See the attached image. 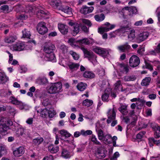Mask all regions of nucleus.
<instances>
[{
    "label": "nucleus",
    "instance_id": "f257e3e1",
    "mask_svg": "<svg viewBox=\"0 0 160 160\" xmlns=\"http://www.w3.org/2000/svg\"><path fill=\"white\" fill-rule=\"evenodd\" d=\"M55 49V47L50 41L45 43L44 50L45 54L41 53L39 59V62L41 64H43L44 62L51 61L55 62L56 61L55 56L53 51Z\"/></svg>",
    "mask_w": 160,
    "mask_h": 160
},
{
    "label": "nucleus",
    "instance_id": "f03ea898",
    "mask_svg": "<svg viewBox=\"0 0 160 160\" xmlns=\"http://www.w3.org/2000/svg\"><path fill=\"white\" fill-rule=\"evenodd\" d=\"M96 131L98 135V138L99 140L104 143H111V139H112L113 146L114 147L117 146L116 144V141L118 138L116 136H114L112 138L111 136L109 134H104L101 129L98 130L96 129Z\"/></svg>",
    "mask_w": 160,
    "mask_h": 160
},
{
    "label": "nucleus",
    "instance_id": "7ed1b4c3",
    "mask_svg": "<svg viewBox=\"0 0 160 160\" xmlns=\"http://www.w3.org/2000/svg\"><path fill=\"white\" fill-rule=\"evenodd\" d=\"M59 64L63 67L69 68L72 72L77 71L79 68L80 64L70 61L66 58H62L59 62Z\"/></svg>",
    "mask_w": 160,
    "mask_h": 160
},
{
    "label": "nucleus",
    "instance_id": "20e7f679",
    "mask_svg": "<svg viewBox=\"0 0 160 160\" xmlns=\"http://www.w3.org/2000/svg\"><path fill=\"white\" fill-rule=\"evenodd\" d=\"M47 91L50 94H55L61 92L62 91V85L61 82L55 83L47 88Z\"/></svg>",
    "mask_w": 160,
    "mask_h": 160
},
{
    "label": "nucleus",
    "instance_id": "39448f33",
    "mask_svg": "<svg viewBox=\"0 0 160 160\" xmlns=\"http://www.w3.org/2000/svg\"><path fill=\"white\" fill-rule=\"evenodd\" d=\"M92 50L95 52L101 55L104 58L108 56L109 53L112 52L111 50L109 49L103 48L98 47H95L93 48Z\"/></svg>",
    "mask_w": 160,
    "mask_h": 160
},
{
    "label": "nucleus",
    "instance_id": "423d86ee",
    "mask_svg": "<svg viewBox=\"0 0 160 160\" xmlns=\"http://www.w3.org/2000/svg\"><path fill=\"white\" fill-rule=\"evenodd\" d=\"M83 51L85 57L88 58L94 65L97 64L98 62L96 59L97 57L93 52L88 51L87 49L82 48H81Z\"/></svg>",
    "mask_w": 160,
    "mask_h": 160
},
{
    "label": "nucleus",
    "instance_id": "0eeeda50",
    "mask_svg": "<svg viewBox=\"0 0 160 160\" xmlns=\"http://www.w3.org/2000/svg\"><path fill=\"white\" fill-rule=\"evenodd\" d=\"M120 31L124 32H130L128 36V38L129 40L133 42H136V38H135V31L134 30L128 27H125L121 28Z\"/></svg>",
    "mask_w": 160,
    "mask_h": 160
},
{
    "label": "nucleus",
    "instance_id": "6e6552de",
    "mask_svg": "<svg viewBox=\"0 0 160 160\" xmlns=\"http://www.w3.org/2000/svg\"><path fill=\"white\" fill-rule=\"evenodd\" d=\"M37 30L40 34L44 35L48 31V29L46 26V24L44 22H41L37 26Z\"/></svg>",
    "mask_w": 160,
    "mask_h": 160
},
{
    "label": "nucleus",
    "instance_id": "1a4fd4ad",
    "mask_svg": "<svg viewBox=\"0 0 160 160\" xmlns=\"http://www.w3.org/2000/svg\"><path fill=\"white\" fill-rule=\"evenodd\" d=\"M107 152L104 148L101 147L97 149L94 153V155L98 159H102L106 157Z\"/></svg>",
    "mask_w": 160,
    "mask_h": 160
},
{
    "label": "nucleus",
    "instance_id": "9d476101",
    "mask_svg": "<svg viewBox=\"0 0 160 160\" xmlns=\"http://www.w3.org/2000/svg\"><path fill=\"white\" fill-rule=\"evenodd\" d=\"M0 131L2 132H6L8 129L9 127L12 125V122L10 120H8L4 122L1 120L0 121Z\"/></svg>",
    "mask_w": 160,
    "mask_h": 160
},
{
    "label": "nucleus",
    "instance_id": "9b49d317",
    "mask_svg": "<svg viewBox=\"0 0 160 160\" xmlns=\"http://www.w3.org/2000/svg\"><path fill=\"white\" fill-rule=\"evenodd\" d=\"M24 42H18L10 47V49L13 51H21L25 48Z\"/></svg>",
    "mask_w": 160,
    "mask_h": 160
},
{
    "label": "nucleus",
    "instance_id": "f8f14e48",
    "mask_svg": "<svg viewBox=\"0 0 160 160\" xmlns=\"http://www.w3.org/2000/svg\"><path fill=\"white\" fill-rule=\"evenodd\" d=\"M149 35V33L147 32H144L138 34L136 37V42L138 43L147 39Z\"/></svg>",
    "mask_w": 160,
    "mask_h": 160
},
{
    "label": "nucleus",
    "instance_id": "ddd939ff",
    "mask_svg": "<svg viewBox=\"0 0 160 160\" xmlns=\"http://www.w3.org/2000/svg\"><path fill=\"white\" fill-rule=\"evenodd\" d=\"M140 62L139 58L137 56L132 55L130 58L129 64L132 67H135L138 65Z\"/></svg>",
    "mask_w": 160,
    "mask_h": 160
},
{
    "label": "nucleus",
    "instance_id": "4468645a",
    "mask_svg": "<svg viewBox=\"0 0 160 160\" xmlns=\"http://www.w3.org/2000/svg\"><path fill=\"white\" fill-rule=\"evenodd\" d=\"M117 68L118 72H120V74L123 73H127L129 71V67L128 65L120 63L118 64Z\"/></svg>",
    "mask_w": 160,
    "mask_h": 160
},
{
    "label": "nucleus",
    "instance_id": "2eb2a0df",
    "mask_svg": "<svg viewBox=\"0 0 160 160\" xmlns=\"http://www.w3.org/2000/svg\"><path fill=\"white\" fill-rule=\"evenodd\" d=\"M107 115L108 117L107 122L109 123L112 121L115 120L116 118V112L114 108L109 109L107 112Z\"/></svg>",
    "mask_w": 160,
    "mask_h": 160
},
{
    "label": "nucleus",
    "instance_id": "dca6fc26",
    "mask_svg": "<svg viewBox=\"0 0 160 160\" xmlns=\"http://www.w3.org/2000/svg\"><path fill=\"white\" fill-rule=\"evenodd\" d=\"M25 148L23 146H20L13 150V155L17 157L22 156L25 152Z\"/></svg>",
    "mask_w": 160,
    "mask_h": 160
},
{
    "label": "nucleus",
    "instance_id": "f3484780",
    "mask_svg": "<svg viewBox=\"0 0 160 160\" xmlns=\"http://www.w3.org/2000/svg\"><path fill=\"white\" fill-rule=\"evenodd\" d=\"M68 43L74 48H79L81 47L80 40H76L75 39L71 38L68 40Z\"/></svg>",
    "mask_w": 160,
    "mask_h": 160
},
{
    "label": "nucleus",
    "instance_id": "a211bd4d",
    "mask_svg": "<svg viewBox=\"0 0 160 160\" xmlns=\"http://www.w3.org/2000/svg\"><path fill=\"white\" fill-rule=\"evenodd\" d=\"M48 149L49 152L52 153H55L59 150V147L53 144H50L48 147Z\"/></svg>",
    "mask_w": 160,
    "mask_h": 160
},
{
    "label": "nucleus",
    "instance_id": "6ab92c4d",
    "mask_svg": "<svg viewBox=\"0 0 160 160\" xmlns=\"http://www.w3.org/2000/svg\"><path fill=\"white\" fill-rule=\"evenodd\" d=\"M58 28L63 34H66L68 32V27L64 24L59 23L58 24Z\"/></svg>",
    "mask_w": 160,
    "mask_h": 160
},
{
    "label": "nucleus",
    "instance_id": "aec40b11",
    "mask_svg": "<svg viewBox=\"0 0 160 160\" xmlns=\"http://www.w3.org/2000/svg\"><path fill=\"white\" fill-rule=\"evenodd\" d=\"M94 8L92 7H88L86 6H83L80 9V12L82 13L86 14L91 12L93 10Z\"/></svg>",
    "mask_w": 160,
    "mask_h": 160
},
{
    "label": "nucleus",
    "instance_id": "412c9836",
    "mask_svg": "<svg viewBox=\"0 0 160 160\" xmlns=\"http://www.w3.org/2000/svg\"><path fill=\"white\" fill-rule=\"evenodd\" d=\"M131 48V46L128 42L126 43L123 45L118 46L117 48L120 51L124 52L125 51H128Z\"/></svg>",
    "mask_w": 160,
    "mask_h": 160
},
{
    "label": "nucleus",
    "instance_id": "4be33fe9",
    "mask_svg": "<svg viewBox=\"0 0 160 160\" xmlns=\"http://www.w3.org/2000/svg\"><path fill=\"white\" fill-rule=\"evenodd\" d=\"M17 39V37L16 36H9L5 38L4 41L7 43H12L14 42Z\"/></svg>",
    "mask_w": 160,
    "mask_h": 160
},
{
    "label": "nucleus",
    "instance_id": "5701e85b",
    "mask_svg": "<svg viewBox=\"0 0 160 160\" xmlns=\"http://www.w3.org/2000/svg\"><path fill=\"white\" fill-rule=\"evenodd\" d=\"M81 46L82 44L89 45L93 44L94 41L92 38H84L80 40Z\"/></svg>",
    "mask_w": 160,
    "mask_h": 160
},
{
    "label": "nucleus",
    "instance_id": "b1692460",
    "mask_svg": "<svg viewBox=\"0 0 160 160\" xmlns=\"http://www.w3.org/2000/svg\"><path fill=\"white\" fill-rule=\"evenodd\" d=\"M153 130L155 131L154 134V137L158 138L160 136V127L157 124H155L152 126Z\"/></svg>",
    "mask_w": 160,
    "mask_h": 160
},
{
    "label": "nucleus",
    "instance_id": "393cba45",
    "mask_svg": "<svg viewBox=\"0 0 160 160\" xmlns=\"http://www.w3.org/2000/svg\"><path fill=\"white\" fill-rule=\"evenodd\" d=\"M48 3L52 7L58 8L61 4V2L59 0H49Z\"/></svg>",
    "mask_w": 160,
    "mask_h": 160
},
{
    "label": "nucleus",
    "instance_id": "a878e982",
    "mask_svg": "<svg viewBox=\"0 0 160 160\" xmlns=\"http://www.w3.org/2000/svg\"><path fill=\"white\" fill-rule=\"evenodd\" d=\"M8 78L4 72H0V84L5 83L8 80Z\"/></svg>",
    "mask_w": 160,
    "mask_h": 160
},
{
    "label": "nucleus",
    "instance_id": "bb28decb",
    "mask_svg": "<svg viewBox=\"0 0 160 160\" xmlns=\"http://www.w3.org/2000/svg\"><path fill=\"white\" fill-rule=\"evenodd\" d=\"M59 9L69 15H71L72 14V9L68 6H66L64 8L60 7Z\"/></svg>",
    "mask_w": 160,
    "mask_h": 160
},
{
    "label": "nucleus",
    "instance_id": "cd10ccee",
    "mask_svg": "<svg viewBox=\"0 0 160 160\" xmlns=\"http://www.w3.org/2000/svg\"><path fill=\"white\" fill-rule=\"evenodd\" d=\"M114 89L116 91H124L123 89L120 80H118L114 84Z\"/></svg>",
    "mask_w": 160,
    "mask_h": 160
},
{
    "label": "nucleus",
    "instance_id": "c85d7f7f",
    "mask_svg": "<svg viewBox=\"0 0 160 160\" xmlns=\"http://www.w3.org/2000/svg\"><path fill=\"white\" fill-rule=\"evenodd\" d=\"M65 142L66 143L67 145L71 149H74L76 145L74 143V138L72 137V139L71 140H67L65 141Z\"/></svg>",
    "mask_w": 160,
    "mask_h": 160
},
{
    "label": "nucleus",
    "instance_id": "c756f323",
    "mask_svg": "<svg viewBox=\"0 0 160 160\" xmlns=\"http://www.w3.org/2000/svg\"><path fill=\"white\" fill-rule=\"evenodd\" d=\"M80 25L78 23H76L74 25L72 29V34L74 36H76L79 31V28Z\"/></svg>",
    "mask_w": 160,
    "mask_h": 160
},
{
    "label": "nucleus",
    "instance_id": "7c9ffc66",
    "mask_svg": "<svg viewBox=\"0 0 160 160\" xmlns=\"http://www.w3.org/2000/svg\"><path fill=\"white\" fill-rule=\"evenodd\" d=\"M59 132L62 137H64L65 138H69L72 136L71 134L69 133L67 130L64 129L60 130Z\"/></svg>",
    "mask_w": 160,
    "mask_h": 160
},
{
    "label": "nucleus",
    "instance_id": "2f4dec72",
    "mask_svg": "<svg viewBox=\"0 0 160 160\" xmlns=\"http://www.w3.org/2000/svg\"><path fill=\"white\" fill-rule=\"evenodd\" d=\"M43 139L41 137H38L33 139L32 143L35 145L38 146L43 141Z\"/></svg>",
    "mask_w": 160,
    "mask_h": 160
},
{
    "label": "nucleus",
    "instance_id": "473e14b6",
    "mask_svg": "<svg viewBox=\"0 0 160 160\" xmlns=\"http://www.w3.org/2000/svg\"><path fill=\"white\" fill-rule=\"evenodd\" d=\"M22 38H30L31 36L30 32L27 29H25L22 31Z\"/></svg>",
    "mask_w": 160,
    "mask_h": 160
},
{
    "label": "nucleus",
    "instance_id": "72a5a7b5",
    "mask_svg": "<svg viewBox=\"0 0 160 160\" xmlns=\"http://www.w3.org/2000/svg\"><path fill=\"white\" fill-rule=\"evenodd\" d=\"M36 11V12H37V14L39 18H44L45 15L47 14V12H45L42 10H39L37 8Z\"/></svg>",
    "mask_w": 160,
    "mask_h": 160
},
{
    "label": "nucleus",
    "instance_id": "f704fd0d",
    "mask_svg": "<svg viewBox=\"0 0 160 160\" xmlns=\"http://www.w3.org/2000/svg\"><path fill=\"white\" fill-rule=\"evenodd\" d=\"M87 87V85L84 83L81 82L78 84L77 88L80 91H82L85 90Z\"/></svg>",
    "mask_w": 160,
    "mask_h": 160
},
{
    "label": "nucleus",
    "instance_id": "c9c22d12",
    "mask_svg": "<svg viewBox=\"0 0 160 160\" xmlns=\"http://www.w3.org/2000/svg\"><path fill=\"white\" fill-rule=\"evenodd\" d=\"M151 80V78L150 77H146L143 79L141 82V85L142 86H148Z\"/></svg>",
    "mask_w": 160,
    "mask_h": 160
},
{
    "label": "nucleus",
    "instance_id": "e433bc0d",
    "mask_svg": "<svg viewBox=\"0 0 160 160\" xmlns=\"http://www.w3.org/2000/svg\"><path fill=\"white\" fill-rule=\"evenodd\" d=\"M36 8L34 6L28 5L26 7V10L25 12H35L36 11Z\"/></svg>",
    "mask_w": 160,
    "mask_h": 160
},
{
    "label": "nucleus",
    "instance_id": "4c0bfd02",
    "mask_svg": "<svg viewBox=\"0 0 160 160\" xmlns=\"http://www.w3.org/2000/svg\"><path fill=\"white\" fill-rule=\"evenodd\" d=\"M9 100L12 104L16 105L20 103V101L18 100L14 97L13 96L10 97Z\"/></svg>",
    "mask_w": 160,
    "mask_h": 160
},
{
    "label": "nucleus",
    "instance_id": "58836bf2",
    "mask_svg": "<svg viewBox=\"0 0 160 160\" xmlns=\"http://www.w3.org/2000/svg\"><path fill=\"white\" fill-rule=\"evenodd\" d=\"M61 156L62 157L66 159L69 158L71 157L69 152L65 149H63Z\"/></svg>",
    "mask_w": 160,
    "mask_h": 160
},
{
    "label": "nucleus",
    "instance_id": "ea45409f",
    "mask_svg": "<svg viewBox=\"0 0 160 160\" xmlns=\"http://www.w3.org/2000/svg\"><path fill=\"white\" fill-rule=\"evenodd\" d=\"M109 95V92H107L105 90L104 93L102 96V101L104 102H108L109 101L108 98Z\"/></svg>",
    "mask_w": 160,
    "mask_h": 160
},
{
    "label": "nucleus",
    "instance_id": "a19ab883",
    "mask_svg": "<svg viewBox=\"0 0 160 160\" xmlns=\"http://www.w3.org/2000/svg\"><path fill=\"white\" fill-rule=\"evenodd\" d=\"M94 17L96 21L100 22L104 19L105 17L103 14L102 13L100 15H95Z\"/></svg>",
    "mask_w": 160,
    "mask_h": 160
},
{
    "label": "nucleus",
    "instance_id": "79ce46f5",
    "mask_svg": "<svg viewBox=\"0 0 160 160\" xmlns=\"http://www.w3.org/2000/svg\"><path fill=\"white\" fill-rule=\"evenodd\" d=\"M7 152V148L5 145L0 146V158L2 156L6 153Z\"/></svg>",
    "mask_w": 160,
    "mask_h": 160
},
{
    "label": "nucleus",
    "instance_id": "37998d69",
    "mask_svg": "<svg viewBox=\"0 0 160 160\" xmlns=\"http://www.w3.org/2000/svg\"><path fill=\"white\" fill-rule=\"evenodd\" d=\"M84 77L89 78H92L94 77V74L90 71H86L83 74Z\"/></svg>",
    "mask_w": 160,
    "mask_h": 160
},
{
    "label": "nucleus",
    "instance_id": "c03bdc74",
    "mask_svg": "<svg viewBox=\"0 0 160 160\" xmlns=\"http://www.w3.org/2000/svg\"><path fill=\"white\" fill-rule=\"evenodd\" d=\"M20 103L17 104V105L18 106V107L21 110H28L29 109L28 106L25 104L24 103L20 101Z\"/></svg>",
    "mask_w": 160,
    "mask_h": 160
},
{
    "label": "nucleus",
    "instance_id": "a18cd8bd",
    "mask_svg": "<svg viewBox=\"0 0 160 160\" xmlns=\"http://www.w3.org/2000/svg\"><path fill=\"white\" fill-rule=\"evenodd\" d=\"M124 9L126 10H128L129 12H132L133 14H136L137 12V10L136 7H126Z\"/></svg>",
    "mask_w": 160,
    "mask_h": 160
},
{
    "label": "nucleus",
    "instance_id": "49530a36",
    "mask_svg": "<svg viewBox=\"0 0 160 160\" xmlns=\"http://www.w3.org/2000/svg\"><path fill=\"white\" fill-rule=\"evenodd\" d=\"M93 102L92 100L86 99L82 102V104L87 107L91 106L93 104Z\"/></svg>",
    "mask_w": 160,
    "mask_h": 160
},
{
    "label": "nucleus",
    "instance_id": "de8ad7c7",
    "mask_svg": "<svg viewBox=\"0 0 160 160\" xmlns=\"http://www.w3.org/2000/svg\"><path fill=\"white\" fill-rule=\"evenodd\" d=\"M69 54L72 55L73 59L75 60H78L79 58V55L73 51H70Z\"/></svg>",
    "mask_w": 160,
    "mask_h": 160
},
{
    "label": "nucleus",
    "instance_id": "09e8293b",
    "mask_svg": "<svg viewBox=\"0 0 160 160\" xmlns=\"http://www.w3.org/2000/svg\"><path fill=\"white\" fill-rule=\"evenodd\" d=\"M131 101L132 102H137L136 103V104L137 105L138 104V106H141L143 105V101L141 99H140L139 98H133L131 100Z\"/></svg>",
    "mask_w": 160,
    "mask_h": 160
},
{
    "label": "nucleus",
    "instance_id": "8fccbe9b",
    "mask_svg": "<svg viewBox=\"0 0 160 160\" xmlns=\"http://www.w3.org/2000/svg\"><path fill=\"white\" fill-rule=\"evenodd\" d=\"M37 82L40 84H45L48 82V80L46 78L43 77L38 79Z\"/></svg>",
    "mask_w": 160,
    "mask_h": 160
},
{
    "label": "nucleus",
    "instance_id": "3c124183",
    "mask_svg": "<svg viewBox=\"0 0 160 160\" xmlns=\"http://www.w3.org/2000/svg\"><path fill=\"white\" fill-rule=\"evenodd\" d=\"M146 132L144 131L140 132L137 135L136 138L137 139L141 140L144 137Z\"/></svg>",
    "mask_w": 160,
    "mask_h": 160
},
{
    "label": "nucleus",
    "instance_id": "603ef678",
    "mask_svg": "<svg viewBox=\"0 0 160 160\" xmlns=\"http://www.w3.org/2000/svg\"><path fill=\"white\" fill-rule=\"evenodd\" d=\"M60 48L61 51L64 54H66L68 51V47L64 45H61Z\"/></svg>",
    "mask_w": 160,
    "mask_h": 160
},
{
    "label": "nucleus",
    "instance_id": "864d4df0",
    "mask_svg": "<svg viewBox=\"0 0 160 160\" xmlns=\"http://www.w3.org/2000/svg\"><path fill=\"white\" fill-rule=\"evenodd\" d=\"M48 110L47 109L45 108L40 111V115L42 117H45L48 114Z\"/></svg>",
    "mask_w": 160,
    "mask_h": 160
},
{
    "label": "nucleus",
    "instance_id": "5fc2aeb1",
    "mask_svg": "<svg viewBox=\"0 0 160 160\" xmlns=\"http://www.w3.org/2000/svg\"><path fill=\"white\" fill-rule=\"evenodd\" d=\"M24 132V129L23 128H19L18 129L16 132L17 136L19 137L20 136L22 135Z\"/></svg>",
    "mask_w": 160,
    "mask_h": 160
},
{
    "label": "nucleus",
    "instance_id": "6e6d98bb",
    "mask_svg": "<svg viewBox=\"0 0 160 160\" xmlns=\"http://www.w3.org/2000/svg\"><path fill=\"white\" fill-rule=\"evenodd\" d=\"M92 133V131L90 130H88L86 131H85L83 130H81V134L83 136L90 135Z\"/></svg>",
    "mask_w": 160,
    "mask_h": 160
},
{
    "label": "nucleus",
    "instance_id": "4d7b16f0",
    "mask_svg": "<svg viewBox=\"0 0 160 160\" xmlns=\"http://www.w3.org/2000/svg\"><path fill=\"white\" fill-rule=\"evenodd\" d=\"M1 9L2 10L3 12L5 13H8L9 12V7L7 5H4L2 6L1 7Z\"/></svg>",
    "mask_w": 160,
    "mask_h": 160
},
{
    "label": "nucleus",
    "instance_id": "13d9d810",
    "mask_svg": "<svg viewBox=\"0 0 160 160\" xmlns=\"http://www.w3.org/2000/svg\"><path fill=\"white\" fill-rule=\"evenodd\" d=\"M156 53H160V43L158 45L155 51H152L151 53L153 55H156Z\"/></svg>",
    "mask_w": 160,
    "mask_h": 160
},
{
    "label": "nucleus",
    "instance_id": "bf43d9fd",
    "mask_svg": "<svg viewBox=\"0 0 160 160\" xmlns=\"http://www.w3.org/2000/svg\"><path fill=\"white\" fill-rule=\"evenodd\" d=\"M108 31V29L107 27H103L99 28L98 32L100 34H102L104 32Z\"/></svg>",
    "mask_w": 160,
    "mask_h": 160
},
{
    "label": "nucleus",
    "instance_id": "052dcab7",
    "mask_svg": "<svg viewBox=\"0 0 160 160\" xmlns=\"http://www.w3.org/2000/svg\"><path fill=\"white\" fill-rule=\"evenodd\" d=\"M91 141L97 145H100V143L98 141L95 136L92 135L91 138Z\"/></svg>",
    "mask_w": 160,
    "mask_h": 160
},
{
    "label": "nucleus",
    "instance_id": "680f3d73",
    "mask_svg": "<svg viewBox=\"0 0 160 160\" xmlns=\"http://www.w3.org/2000/svg\"><path fill=\"white\" fill-rule=\"evenodd\" d=\"M119 156V152H116L113 156L111 158V160H117V158Z\"/></svg>",
    "mask_w": 160,
    "mask_h": 160
},
{
    "label": "nucleus",
    "instance_id": "e2e57ef3",
    "mask_svg": "<svg viewBox=\"0 0 160 160\" xmlns=\"http://www.w3.org/2000/svg\"><path fill=\"white\" fill-rule=\"evenodd\" d=\"M149 143L150 146H153V144H155V141L153 138H149L148 139Z\"/></svg>",
    "mask_w": 160,
    "mask_h": 160
},
{
    "label": "nucleus",
    "instance_id": "0e129e2a",
    "mask_svg": "<svg viewBox=\"0 0 160 160\" xmlns=\"http://www.w3.org/2000/svg\"><path fill=\"white\" fill-rule=\"evenodd\" d=\"M82 22L87 25L89 27H90L92 25L91 22L88 20L86 19H83L82 20Z\"/></svg>",
    "mask_w": 160,
    "mask_h": 160
},
{
    "label": "nucleus",
    "instance_id": "69168bd1",
    "mask_svg": "<svg viewBox=\"0 0 160 160\" xmlns=\"http://www.w3.org/2000/svg\"><path fill=\"white\" fill-rule=\"evenodd\" d=\"M12 94V92L8 90H6L3 94H2V95L4 97H7L8 96H10Z\"/></svg>",
    "mask_w": 160,
    "mask_h": 160
},
{
    "label": "nucleus",
    "instance_id": "338daca9",
    "mask_svg": "<svg viewBox=\"0 0 160 160\" xmlns=\"http://www.w3.org/2000/svg\"><path fill=\"white\" fill-rule=\"evenodd\" d=\"M50 103V101L47 98L43 100L42 102V104L44 106H47L48 105H49Z\"/></svg>",
    "mask_w": 160,
    "mask_h": 160
},
{
    "label": "nucleus",
    "instance_id": "774afa93",
    "mask_svg": "<svg viewBox=\"0 0 160 160\" xmlns=\"http://www.w3.org/2000/svg\"><path fill=\"white\" fill-rule=\"evenodd\" d=\"M53 158L52 155H49L45 156L42 160H53Z\"/></svg>",
    "mask_w": 160,
    "mask_h": 160
}]
</instances>
